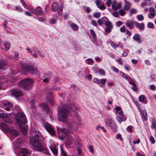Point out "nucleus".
Segmentation results:
<instances>
[{
    "label": "nucleus",
    "mask_w": 156,
    "mask_h": 156,
    "mask_svg": "<svg viewBox=\"0 0 156 156\" xmlns=\"http://www.w3.org/2000/svg\"><path fill=\"white\" fill-rule=\"evenodd\" d=\"M72 110L73 113L75 117L77 118L78 120L79 116L78 114V109L76 106L72 103H65L62 105V107L60 108L58 110V120L59 121H61L64 123H66L67 127L71 129L73 126V121L72 119L68 120V117L70 113V111Z\"/></svg>",
    "instance_id": "f257e3e1"
},
{
    "label": "nucleus",
    "mask_w": 156,
    "mask_h": 156,
    "mask_svg": "<svg viewBox=\"0 0 156 156\" xmlns=\"http://www.w3.org/2000/svg\"><path fill=\"white\" fill-rule=\"evenodd\" d=\"M44 138L37 134L30 140V141L36 151L49 155L50 152L46 145L43 143Z\"/></svg>",
    "instance_id": "f03ea898"
},
{
    "label": "nucleus",
    "mask_w": 156,
    "mask_h": 156,
    "mask_svg": "<svg viewBox=\"0 0 156 156\" xmlns=\"http://www.w3.org/2000/svg\"><path fill=\"white\" fill-rule=\"evenodd\" d=\"M13 110L15 114L18 112L16 115L15 119L19 126H21L22 125L26 124L27 123L26 116L24 113L19 112L20 111V108L18 106H15Z\"/></svg>",
    "instance_id": "7ed1b4c3"
},
{
    "label": "nucleus",
    "mask_w": 156,
    "mask_h": 156,
    "mask_svg": "<svg viewBox=\"0 0 156 156\" xmlns=\"http://www.w3.org/2000/svg\"><path fill=\"white\" fill-rule=\"evenodd\" d=\"M34 83L33 80L30 78H26L21 80L18 83L19 87L23 90H31Z\"/></svg>",
    "instance_id": "20e7f679"
},
{
    "label": "nucleus",
    "mask_w": 156,
    "mask_h": 156,
    "mask_svg": "<svg viewBox=\"0 0 156 156\" xmlns=\"http://www.w3.org/2000/svg\"><path fill=\"white\" fill-rule=\"evenodd\" d=\"M44 126L45 129L51 134L53 135L55 134V131L52 125L48 122H45L44 124Z\"/></svg>",
    "instance_id": "39448f33"
},
{
    "label": "nucleus",
    "mask_w": 156,
    "mask_h": 156,
    "mask_svg": "<svg viewBox=\"0 0 156 156\" xmlns=\"http://www.w3.org/2000/svg\"><path fill=\"white\" fill-rule=\"evenodd\" d=\"M21 67L27 72L33 73L34 68L31 65L28 63L26 64L22 63L21 64Z\"/></svg>",
    "instance_id": "423d86ee"
},
{
    "label": "nucleus",
    "mask_w": 156,
    "mask_h": 156,
    "mask_svg": "<svg viewBox=\"0 0 156 156\" xmlns=\"http://www.w3.org/2000/svg\"><path fill=\"white\" fill-rule=\"evenodd\" d=\"M107 79H106L100 80L98 78H94L93 80V81L95 83L98 84L100 86L103 87L105 86Z\"/></svg>",
    "instance_id": "0eeeda50"
},
{
    "label": "nucleus",
    "mask_w": 156,
    "mask_h": 156,
    "mask_svg": "<svg viewBox=\"0 0 156 156\" xmlns=\"http://www.w3.org/2000/svg\"><path fill=\"white\" fill-rule=\"evenodd\" d=\"M22 140L21 138H18L13 142V144L14 148L19 149L21 146Z\"/></svg>",
    "instance_id": "6e6552de"
},
{
    "label": "nucleus",
    "mask_w": 156,
    "mask_h": 156,
    "mask_svg": "<svg viewBox=\"0 0 156 156\" xmlns=\"http://www.w3.org/2000/svg\"><path fill=\"white\" fill-rule=\"evenodd\" d=\"M0 118L6 122L11 123L12 122L11 120L10 119L7 114L0 113Z\"/></svg>",
    "instance_id": "1a4fd4ad"
},
{
    "label": "nucleus",
    "mask_w": 156,
    "mask_h": 156,
    "mask_svg": "<svg viewBox=\"0 0 156 156\" xmlns=\"http://www.w3.org/2000/svg\"><path fill=\"white\" fill-rule=\"evenodd\" d=\"M12 95L16 98H18L21 96L22 94L21 90L17 89L12 90Z\"/></svg>",
    "instance_id": "9d476101"
},
{
    "label": "nucleus",
    "mask_w": 156,
    "mask_h": 156,
    "mask_svg": "<svg viewBox=\"0 0 156 156\" xmlns=\"http://www.w3.org/2000/svg\"><path fill=\"white\" fill-rule=\"evenodd\" d=\"M0 126L1 129L3 132H8L10 129V127L7 124L4 122H2L0 123Z\"/></svg>",
    "instance_id": "9b49d317"
},
{
    "label": "nucleus",
    "mask_w": 156,
    "mask_h": 156,
    "mask_svg": "<svg viewBox=\"0 0 156 156\" xmlns=\"http://www.w3.org/2000/svg\"><path fill=\"white\" fill-rule=\"evenodd\" d=\"M52 94L53 93L51 92H48L46 97L48 102L51 105H52L54 103L53 96Z\"/></svg>",
    "instance_id": "f8f14e48"
},
{
    "label": "nucleus",
    "mask_w": 156,
    "mask_h": 156,
    "mask_svg": "<svg viewBox=\"0 0 156 156\" xmlns=\"http://www.w3.org/2000/svg\"><path fill=\"white\" fill-rule=\"evenodd\" d=\"M135 21L129 20L126 21L125 24L127 27L129 28V29L130 30H132L133 29V25H135Z\"/></svg>",
    "instance_id": "ddd939ff"
},
{
    "label": "nucleus",
    "mask_w": 156,
    "mask_h": 156,
    "mask_svg": "<svg viewBox=\"0 0 156 156\" xmlns=\"http://www.w3.org/2000/svg\"><path fill=\"white\" fill-rule=\"evenodd\" d=\"M135 25L137 29L140 31H143L144 30L145 24L143 23H139L137 21H135Z\"/></svg>",
    "instance_id": "4468645a"
},
{
    "label": "nucleus",
    "mask_w": 156,
    "mask_h": 156,
    "mask_svg": "<svg viewBox=\"0 0 156 156\" xmlns=\"http://www.w3.org/2000/svg\"><path fill=\"white\" fill-rule=\"evenodd\" d=\"M8 67L6 62L3 60H0V69L4 70Z\"/></svg>",
    "instance_id": "2eb2a0df"
},
{
    "label": "nucleus",
    "mask_w": 156,
    "mask_h": 156,
    "mask_svg": "<svg viewBox=\"0 0 156 156\" xmlns=\"http://www.w3.org/2000/svg\"><path fill=\"white\" fill-rule=\"evenodd\" d=\"M12 104L9 102L6 101L3 104V108L7 111H9L10 109L12 108Z\"/></svg>",
    "instance_id": "dca6fc26"
},
{
    "label": "nucleus",
    "mask_w": 156,
    "mask_h": 156,
    "mask_svg": "<svg viewBox=\"0 0 156 156\" xmlns=\"http://www.w3.org/2000/svg\"><path fill=\"white\" fill-rule=\"evenodd\" d=\"M108 125L113 131H116V125L115 122L111 119H110L109 120Z\"/></svg>",
    "instance_id": "f3484780"
},
{
    "label": "nucleus",
    "mask_w": 156,
    "mask_h": 156,
    "mask_svg": "<svg viewBox=\"0 0 156 156\" xmlns=\"http://www.w3.org/2000/svg\"><path fill=\"white\" fill-rule=\"evenodd\" d=\"M133 40L140 43L141 42V37L140 35L138 33L134 34L133 37Z\"/></svg>",
    "instance_id": "a211bd4d"
},
{
    "label": "nucleus",
    "mask_w": 156,
    "mask_h": 156,
    "mask_svg": "<svg viewBox=\"0 0 156 156\" xmlns=\"http://www.w3.org/2000/svg\"><path fill=\"white\" fill-rule=\"evenodd\" d=\"M50 148L54 154L55 156H57L58 155V152L56 146L53 144H52Z\"/></svg>",
    "instance_id": "6ab92c4d"
},
{
    "label": "nucleus",
    "mask_w": 156,
    "mask_h": 156,
    "mask_svg": "<svg viewBox=\"0 0 156 156\" xmlns=\"http://www.w3.org/2000/svg\"><path fill=\"white\" fill-rule=\"evenodd\" d=\"M10 134H12L15 137L19 135L18 132L16 130L12 127H10L9 131L8 132Z\"/></svg>",
    "instance_id": "aec40b11"
},
{
    "label": "nucleus",
    "mask_w": 156,
    "mask_h": 156,
    "mask_svg": "<svg viewBox=\"0 0 156 156\" xmlns=\"http://www.w3.org/2000/svg\"><path fill=\"white\" fill-rule=\"evenodd\" d=\"M28 153V151L27 149L22 148L21 150V153L18 154V156H27Z\"/></svg>",
    "instance_id": "412c9836"
},
{
    "label": "nucleus",
    "mask_w": 156,
    "mask_h": 156,
    "mask_svg": "<svg viewBox=\"0 0 156 156\" xmlns=\"http://www.w3.org/2000/svg\"><path fill=\"white\" fill-rule=\"evenodd\" d=\"M59 6L58 3L56 2H54L51 6V10L53 12L57 11Z\"/></svg>",
    "instance_id": "4be33fe9"
},
{
    "label": "nucleus",
    "mask_w": 156,
    "mask_h": 156,
    "mask_svg": "<svg viewBox=\"0 0 156 156\" xmlns=\"http://www.w3.org/2000/svg\"><path fill=\"white\" fill-rule=\"evenodd\" d=\"M36 15L38 16H42L43 15V12L40 6H38L36 8Z\"/></svg>",
    "instance_id": "5701e85b"
},
{
    "label": "nucleus",
    "mask_w": 156,
    "mask_h": 156,
    "mask_svg": "<svg viewBox=\"0 0 156 156\" xmlns=\"http://www.w3.org/2000/svg\"><path fill=\"white\" fill-rule=\"evenodd\" d=\"M40 106L46 111L48 112L49 111V108L48 106L46 103L41 104L40 105Z\"/></svg>",
    "instance_id": "b1692460"
},
{
    "label": "nucleus",
    "mask_w": 156,
    "mask_h": 156,
    "mask_svg": "<svg viewBox=\"0 0 156 156\" xmlns=\"http://www.w3.org/2000/svg\"><path fill=\"white\" fill-rule=\"evenodd\" d=\"M69 133L67 129L63 128L62 130V135L65 137H67L68 136Z\"/></svg>",
    "instance_id": "393cba45"
},
{
    "label": "nucleus",
    "mask_w": 156,
    "mask_h": 156,
    "mask_svg": "<svg viewBox=\"0 0 156 156\" xmlns=\"http://www.w3.org/2000/svg\"><path fill=\"white\" fill-rule=\"evenodd\" d=\"M95 73L96 74L99 73L100 75H105V72L104 69H99L98 71H95Z\"/></svg>",
    "instance_id": "a878e982"
},
{
    "label": "nucleus",
    "mask_w": 156,
    "mask_h": 156,
    "mask_svg": "<svg viewBox=\"0 0 156 156\" xmlns=\"http://www.w3.org/2000/svg\"><path fill=\"white\" fill-rule=\"evenodd\" d=\"M20 128L23 132H26L27 130V127L26 126V124L22 125V126H19Z\"/></svg>",
    "instance_id": "bb28decb"
},
{
    "label": "nucleus",
    "mask_w": 156,
    "mask_h": 156,
    "mask_svg": "<svg viewBox=\"0 0 156 156\" xmlns=\"http://www.w3.org/2000/svg\"><path fill=\"white\" fill-rule=\"evenodd\" d=\"M71 27L72 28L73 30L76 31L78 29V26L75 23H73L71 25Z\"/></svg>",
    "instance_id": "cd10ccee"
},
{
    "label": "nucleus",
    "mask_w": 156,
    "mask_h": 156,
    "mask_svg": "<svg viewBox=\"0 0 156 156\" xmlns=\"http://www.w3.org/2000/svg\"><path fill=\"white\" fill-rule=\"evenodd\" d=\"M102 22L104 23V24H105L107 23L108 22L110 21L108 20V19L105 16H104L101 18Z\"/></svg>",
    "instance_id": "c85d7f7f"
},
{
    "label": "nucleus",
    "mask_w": 156,
    "mask_h": 156,
    "mask_svg": "<svg viewBox=\"0 0 156 156\" xmlns=\"http://www.w3.org/2000/svg\"><path fill=\"white\" fill-rule=\"evenodd\" d=\"M63 5L62 4L60 5L59 9L58 12V15L59 16H61L62 14V11L63 10Z\"/></svg>",
    "instance_id": "c756f323"
},
{
    "label": "nucleus",
    "mask_w": 156,
    "mask_h": 156,
    "mask_svg": "<svg viewBox=\"0 0 156 156\" xmlns=\"http://www.w3.org/2000/svg\"><path fill=\"white\" fill-rule=\"evenodd\" d=\"M136 17L138 20L141 21H143L144 19V17L142 14L137 15Z\"/></svg>",
    "instance_id": "7c9ffc66"
},
{
    "label": "nucleus",
    "mask_w": 156,
    "mask_h": 156,
    "mask_svg": "<svg viewBox=\"0 0 156 156\" xmlns=\"http://www.w3.org/2000/svg\"><path fill=\"white\" fill-rule=\"evenodd\" d=\"M52 73H45L44 75V78H47L48 79H49L52 75Z\"/></svg>",
    "instance_id": "2f4dec72"
},
{
    "label": "nucleus",
    "mask_w": 156,
    "mask_h": 156,
    "mask_svg": "<svg viewBox=\"0 0 156 156\" xmlns=\"http://www.w3.org/2000/svg\"><path fill=\"white\" fill-rule=\"evenodd\" d=\"M145 96L144 95H141L139 97V100L140 101L144 102L145 99Z\"/></svg>",
    "instance_id": "473e14b6"
},
{
    "label": "nucleus",
    "mask_w": 156,
    "mask_h": 156,
    "mask_svg": "<svg viewBox=\"0 0 156 156\" xmlns=\"http://www.w3.org/2000/svg\"><path fill=\"white\" fill-rule=\"evenodd\" d=\"M143 119L146 121L147 120V116L146 112L145 111L143 112Z\"/></svg>",
    "instance_id": "72a5a7b5"
},
{
    "label": "nucleus",
    "mask_w": 156,
    "mask_h": 156,
    "mask_svg": "<svg viewBox=\"0 0 156 156\" xmlns=\"http://www.w3.org/2000/svg\"><path fill=\"white\" fill-rule=\"evenodd\" d=\"M151 127L152 129L156 128V123L155 120V119L152 120Z\"/></svg>",
    "instance_id": "f704fd0d"
},
{
    "label": "nucleus",
    "mask_w": 156,
    "mask_h": 156,
    "mask_svg": "<svg viewBox=\"0 0 156 156\" xmlns=\"http://www.w3.org/2000/svg\"><path fill=\"white\" fill-rule=\"evenodd\" d=\"M120 74L122 76L123 78L126 80L128 79V76H127L126 74L124 73L122 71L120 72Z\"/></svg>",
    "instance_id": "c9c22d12"
},
{
    "label": "nucleus",
    "mask_w": 156,
    "mask_h": 156,
    "mask_svg": "<svg viewBox=\"0 0 156 156\" xmlns=\"http://www.w3.org/2000/svg\"><path fill=\"white\" fill-rule=\"evenodd\" d=\"M60 149L62 155L63 156H67L66 154L64 151L62 147V146H60Z\"/></svg>",
    "instance_id": "e433bc0d"
},
{
    "label": "nucleus",
    "mask_w": 156,
    "mask_h": 156,
    "mask_svg": "<svg viewBox=\"0 0 156 156\" xmlns=\"http://www.w3.org/2000/svg\"><path fill=\"white\" fill-rule=\"evenodd\" d=\"M97 7L102 10H104L106 9V7L104 4L99 5Z\"/></svg>",
    "instance_id": "4c0bfd02"
},
{
    "label": "nucleus",
    "mask_w": 156,
    "mask_h": 156,
    "mask_svg": "<svg viewBox=\"0 0 156 156\" xmlns=\"http://www.w3.org/2000/svg\"><path fill=\"white\" fill-rule=\"evenodd\" d=\"M149 139L152 144H154L155 143V140L153 136H150Z\"/></svg>",
    "instance_id": "58836bf2"
},
{
    "label": "nucleus",
    "mask_w": 156,
    "mask_h": 156,
    "mask_svg": "<svg viewBox=\"0 0 156 156\" xmlns=\"http://www.w3.org/2000/svg\"><path fill=\"white\" fill-rule=\"evenodd\" d=\"M105 25L107 27H113V26L111 22L110 21L106 23Z\"/></svg>",
    "instance_id": "ea45409f"
},
{
    "label": "nucleus",
    "mask_w": 156,
    "mask_h": 156,
    "mask_svg": "<svg viewBox=\"0 0 156 156\" xmlns=\"http://www.w3.org/2000/svg\"><path fill=\"white\" fill-rule=\"evenodd\" d=\"M93 16L94 17L98 18L100 17L101 14L99 12H97L94 13Z\"/></svg>",
    "instance_id": "a19ab883"
},
{
    "label": "nucleus",
    "mask_w": 156,
    "mask_h": 156,
    "mask_svg": "<svg viewBox=\"0 0 156 156\" xmlns=\"http://www.w3.org/2000/svg\"><path fill=\"white\" fill-rule=\"evenodd\" d=\"M117 3V2L116 1L114 0L113 1L112 4V8L114 10L116 9V6L115 5Z\"/></svg>",
    "instance_id": "79ce46f5"
},
{
    "label": "nucleus",
    "mask_w": 156,
    "mask_h": 156,
    "mask_svg": "<svg viewBox=\"0 0 156 156\" xmlns=\"http://www.w3.org/2000/svg\"><path fill=\"white\" fill-rule=\"evenodd\" d=\"M111 68V69H112L116 73H119V70L115 67L112 66Z\"/></svg>",
    "instance_id": "37998d69"
},
{
    "label": "nucleus",
    "mask_w": 156,
    "mask_h": 156,
    "mask_svg": "<svg viewBox=\"0 0 156 156\" xmlns=\"http://www.w3.org/2000/svg\"><path fill=\"white\" fill-rule=\"evenodd\" d=\"M110 44L111 46L113 47V48H115L118 47V45H115L114 43L112 41H111L110 42Z\"/></svg>",
    "instance_id": "c03bdc74"
},
{
    "label": "nucleus",
    "mask_w": 156,
    "mask_h": 156,
    "mask_svg": "<svg viewBox=\"0 0 156 156\" xmlns=\"http://www.w3.org/2000/svg\"><path fill=\"white\" fill-rule=\"evenodd\" d=\"M118 12L121 16H123L125 13V12L122 9H119L118 11Z\"/></svg>",
    "instance_id": "a18cd8bd"
},
{
    "label": "nucleus",
    "mask_w": 156,
    "mask_h": 156,
    "mask_svg": "<svg viewBox=\"0 0 156 156\" xmlns=\"http://www.w3.org/2000/svg\"><path fill=\"white\" fill-rule=\"evenodd\" d=\"M148 27L150 28H153L154 27V24L151 22H148L147 23Z\"/></svg>",
    "instance_id": "49530a36"
},
{
    "label": "nucleus",
    "mask_w": 156,
    "mask_h": 156,
    "mask_svg": "<svg viewBox=\"0 0 156 156\" xmlns=\"http://www.w3.org/2000/svg\"><path fill=\"white\" fill-rule=\"evenodd\" d=\"M90 32L92 35L93 36L94 38L96 37V35L95 33L94 32V30L92 29H90Z\"/></svg>",
    "instance_id": "de8ad7c7"
},
{
    "label": "nucleus",
    "mask_w": 156,
    "mask_h": 156,
    "mask_svg": "<svg viewBox=\"0 0 156 156\" xmlns=\"http://www.w3.org/2000/svg\"><path fill=\"white\" fill-rule=\"evenodd\" d=\"M113 28V27H111L110 28L109 27H106L105 29V31L106 33H109L111 32L112 31V29Z\"/></svg>",
    "instance_id": "09e8293b"
},
{
    "label": "nucleus",
    "mask_w": 156,
    "mask_h": 156,
    "mask_svg": "<svg viewBox=\"0 0 156 156\" xmlns=\"http://www.w3.org/2000/svg\"><path fill=\"white\" fill-rule=\"evenodd\" d=\"M133 86V87H131V88L132 89V90L135 92H137L138 91V89L137 86L135 84Z\"/></svg>",
    "instance_id": "8fccbe9b"
},
{
    "label": "nucleus",
    "mask_w": 156,
    "mask_h": 156,
    "mask_svg": "<svg viewBox=\"0 0 156 156\" xmlns=\"http://www.w3.org/2000/svg\"><path fill=\"white\" fill-rule=\"evenodd\" d=\"M133 127L131 126H128L126 128V130L129 131L130 132H132L133 131L132 130Z\"/></svg>",
    "instance_id": "3c124183"
},
{
    "label": "nucleus",
    "mask_w": 156,
    "mask_h": 156,
    "mask_svg": "<svg viewBox=\"0 0 156 156\" xmlns=\"http://www.w3.org/2000/svg\"><path fill=\"white\" fill-rule=\"evenodd\" d=\"M116 119L118 122L120 123L122 122V121L121 117L119 116H117L116 117Z\"/></svg>",
    "instance_id": "603ef678"
},
{
    "label": "nucleus",
    "mask_w": 156,
    "mask_h": 156,
    "mask_svg": "<svg viewBox=\"0 0 156 156\" xmlns=\"http://www.w3.org/2000/svg\"><path fill=\"white\" fill-rule=\"evenodd\" d=\"M5 45L6 49L7 51H8L10 48V44L6 42Z\"/></svg>",
    "instance_id": "864d4df0"
},
{
    "label": "nucleus",
    "mask_w": 156,
    "mask_h": 156,
    "mask_svg": "<svg viewBox=\"0 0 156 156\" xmlns=\"http://www.w3.org/2000/svg\"><path fill=\"white\" fill-rule=\"evenodd\" d=\"M137 12V10L136 9H135V8L132 9L130 10V12L132 14H134V13H136Z\"/></svg>",
    "instance_id": "5fc2aeb1"
},
{
    "label": "nucleus",
    "mask_w": 156,
    "mask_h": 156,
    "mask_svg": "<svg viewBox=\"0 0 156 156\" xmlns=\"http://www.w3.org/2000/svg\"><path fill=\"white\" fill-rule=\"evenodd\" d=\"M90 152L92 153L94 152V149L93 146L90 145L88 148Z\"/></svg>",
    "instance_id": "6e6d98bb"
},
{
    "label": "nucleus",
    "mask_w": 156,
    "mask_h": 156,
    "mask_svg": "<svg viewBox=\"0 0 156 156\" xmlns=\"http://www.w3.org/2000/svg\"><path fill=\"white\" fill-rule=\"evenodd\" d=\"M97 22L99 25L100 26H101L102 24H104V23H103L101 18L97 20Z\"/></svg>",
    "instance_id": "4d7b16f0"
},
{
    "label": "nucleus",
    "mask_w": 156,
    "mask_h": 156,
    "mask_svg": "<svg viewBox=\"0 0 156 156\" xmlns=\"http://www.w3.org/2000/svg\"><path fill=\"white\" fill-rule=\"evenodd\" d=\"M126 30V27L124 25H123L120 28V31L122 32H124Z\"/></svg>",
    "instance_id": "13d9d810"
},
{
    "label": "nucleus",
    "mask_w": 156,
    "mask_h": 156,
    "mask_svg": "<svg viewBox=\"0 0 156 156\" xmlns=\"http://www.w3.org/2000/svg\"><path fill=\"white\" fill-rule=\"evenodd\" d=\"M19 53L18 52H15V56L14 58L15 59H17L18 58L19 56Z\"/></svg>",
    "instance_id": "bf43d9fd"
},
{
    "label": "nucleus",
    "mask_w": 156,
    "mask_h": 156,
    "mask_svg": "<svg viewBox=\"0 0 156 156\" xmlns=\"http://www.w3.org/2000/svg\"><path fill=\"white\" fill-rule=\"evenodd\" d=\"M154 13H151L148 15V17L152 19L154 17Z\"/></svg>",
    "instance_id": "052dcab7"
},
{
    "label": "nucleus",
    "mask_w": 156,
    "mask_h": 156,
    "mask_svg": "<svg viewBox=\"0 0 156 156\" xmlns=\"http://www.w3.org/2000/svg\"><path fill=\"white\" fill-rule=\"evenodd\" d=\"M20 1L23 5L25 8H27L28 6L23 0H20Z\"/></svg>",
    "instance_id": "680f3d73"
},
{
    "label": "nucleus",
    "mask_w": 156,
    "mask_h": 156,
    "mask_svg": "<svg viewBox=\"0 0 156 156\" xmlns=\"http://www.w3.org/2000/svg\"><path fill=\"white\" fill-rule=\"evenodd\" d=\"M33 50L35 53H38L40 51L37 48H33Z\"/></svg>",
    "instance_id": "e2e57ef3"
},
{
    "label": "nucleus",
    "mask_w": 156,
    "mask_h": 156,
    "mask_svg": "<svg viewBox=\"0 0 156 156\" xmlns=\"http://www.w3.org/2000/svg\"><path fill=\"white\" fill-rule=\"evenodd\" d=\"M124 67L125 69L127 71H129L130 70L131 68L129 66H126V65H125L124 66Z\"/></svg>",
    "instance_id": "0e129e2a"
},
{
    "label": "nucleus",
    "mask_w": 156,
    "mask_h": 156,
    "mask_svg": "<svg viewBox=\"0 0 156 156\" xmlns=\"http://www.w3.org/2000/svg\"><path fill=\"white\" fill-rule=\"evenodd\" d=\"M116 138L118 139H121V140H122V135L121 134H116Z\"/></svg>",
    "instance_id": "69168bd1"
},
{
    "label": "nucleus",
    "mask_w": 156,
    "mask_h": 156,
    "mask_svg": "<svg viewBox=\"0 0 156 156\" xmlns=\"http://www.w3.org/2000/svg\"><path fill=\"white\" fill-rule=\"evenodd\" d=\"M111 3V1L110 0H108L106 2L105 5L108 7H109Z\"/></svg>",
    "instance_id": "338daca9"
},
{
    "label": "nucleus",
    "mask_w": 156,
    "mask_h": 156,
    "mask_svg": "<svg viewBox=\"0 0 156 156\" xmlns=\"http://www.w3.org/2000/svg\"><path fill=\"white\" fill-rule=\"evenodd\" d=\"M91 24L95 27H97L98 24L94 20H93L91 22Z\"/></svg>",
    "instance_id": "774afa93"
}]
</instances>
